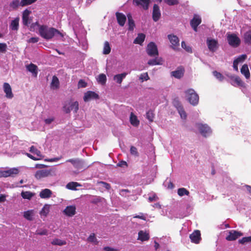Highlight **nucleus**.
<instances>
[{"instance_id": "nucleus-43", "label": "nucleus", "mask_w": 251, "mask_h": 251, "mask_svg": "<svg viewBox=\"0 0 251 251\" xmlns=\"http://www.w3.org/2000/svg\"><path fill=\"white\" fill-rule=\"evenodd\" d=\"M110 51L111 48L110 47L109 43L107 41L105 42L104 44L103 53L104 54H108L110 52Z\"/></svg>"}, {"instance_id": "nucleus-8", "label": "nucleus", "mask_w": 251, "mask_h": 251, "mask_svg": "<svg viewBox=\"0 0 251 251\" xmlns=\"http://www.w3.org/2000/svg\"><path fill=\"white\" fill-rule=\"evenodd\" d=\"M231 80V84L234 86L245 87V84L241 79L237 75H231L229 76Z\"/></svg>"}, {"instance_id": "nucleus-1", "label": "nucleus", "mask_w": 251, "mask_h": 251, "mask_svg": "<svg viewBox=\"0 0 251 251\" xmlns=\"http://www.w3.org/2000/svg\"><path fill=\"white\" fill-rule=\"evenodd\" d=\"M39 34L43 38L46 40H50L54 36L59 35L62 37L63 35L57 29L49 27L47 25H42L39 26Z\"/></svg>"}, {"instance_id": "nucleus-35", "label": "nucleus", "mask_w": 251, "mask_h": 251, "mask_svg": "<svg viewBox=\"0 0 251 251\" xmlns=\"http://www.w3.org/2000/svg\"><path fill=\"white\" fill-rule=\"evenodd\" d=\"M33 215L34 211L32 210H27L24 213V218L28 221H32L33 220Z\"/></svg>"}, {"instance_id": "nucleus-61", "label": "nucleus", "mask_w": 251, "mask_h": 251, "mask_svg": "<svg viewBox=\"0 0 251 251\" xmlns=\"http://www.w3.org/2000/svg\"><path fill=\"white\" fill-rule=\"evenodd\" d=\"M54 121V118L53 117H49L45 119L44 122L46 125H50Z\"/></svg>"}, {"instance_id": "nucleus-18", "label": "nucleus", "mask_w": 251, "mask_h": 251, "mask_svg": "<svg viewBox=\"0 0 251 251\" xmlns=\"http://www.w3.org/2000/svg\"><path fill=\"white\" fill-rule=\"evenodd\" d=\"M247 56L245 54H243L239 56L233 61V69L237 72L238 71V65L239 63H242L246 58Z\"/></svg>"}, {"instance_id": "nucleus-42", "label": "nucleus", "mask_w": 251, "mask_h": 251, "mask_svg": "<svg viewBox=\"0 0 251 251\" xmlns=\"http://www.w3.org/2000/svg\"><path fill=\"white\" fill-rule=\"evenodd\" d=\"M130 123L134 126H137L139 125V122L137 119V118L132 113L130 114Z\"/></svg>"}, {"instance_id": "nucleus-6", "label": "nucleus", "mask_w": 251, "mask_h": 251, "mask_svg": "<svg viewBox=\"0 0 251 251\" xmlns=\"http://www.w3.org/2000/svg\"><path fill=\"white\" fill-rule=\"evenodd\" d=\"M146 50L148 54L150 56L156 57L158 55L157 46L153 42H150L148 45Z\"/></svg>"}, {"instance_id": "nucleus-26", "label": "nucleus", "mask_w": 251, "mask_h": 251, "mask_svg": "<svg viewBox=\"0 0 251 251\" xmlns=\"http://www.w3.org/2000/svg\"><path fill=\"white\" fill-rule=\"evenodd\" d=\"M149 238V234L147 231L140 230L138 232V240H141L142 241H145L148 240Z\"/></svg>"}, {"instance_id": "nucleus-27", "label": "nucleus", "mask_w": 251, "mask_h": 251, "mask_svg": "<svg viewBox=\"0 0 251 251\" xmlns=\"http://www.w3.org/2000/svg\"><path fill=\"white\" fill-rule=\"evenodd\" d=\"M184 74V70L182 68H178L176 70L171 72V75L176 78L179 79Z\"/></svg>"}, {"instance_id": "nucleus-30", "label": "nucleus", "mask_w": 251, "mask_h": 251, "mask_svg": "<svg viewBox=\"0 0 251 251\" xmlns=\"http://www.w3.org/2000/svg\"><path fill=\"white\" fill-rule=\"evenodd\" d=\"M19 18H16L12 20L10 25V28L12 30H17L19 28Z\"/></svg>"}, {"instance_id": "nucleus-25", "label": "nucleus", "mask_w": 251, "mask_h": 251, "mask_svg": "<svg viewBox=\"0 0 251 251\" xmlns=\"http://www.w3.org/2000/svg\"><path fill=\"white\" fill-rule=\"evenodd\" d=\"M30 13V11L26 9L24 11L23 13L22 20L23 24L25 25H28L30 23V20L28 16Z\"/></svg>"}, {"instance_id": "nucleus-51", "label": "nucleus", "mask_w": 251, "mask_h": 251, "mask_svg": "<svg viewBox=\"0 0 251 251\" xmlns=\"http://www.w3.org/2000/svg\"><path fill=\"white\" fill-rule=\"evenodd\" d=\"M36 0H21V6H25L31 4Z\"/></svg>"}, {"instance_id": "nucleus-21", "label": "nucleus", "mask_w": 251, "mask_h": 251, "mask_svg": "<svg viewBox=\"0 0 251 251\" xmlns=\"http://www.w3.org/2000/svg\"><path fill=\"white\" fill-rule=\"evenodd\" d=\"M168 38L173 46V48L175 50L179 46V39L178 37L175 35H169Z\"/></svg>"}, {"instance_id": "nucleus-62", "label": "nucleus", "mask_w": 251, "mask_h": 251, "mask_svg": "<svg viewBox=\"0 0 251 251\" xmlns=\"http://www.w3.org/2000/svg\"><path fill=\"white\" fill-rule=\"evenodd\" d=\"M78 87L84 88L86 86V83L82 79H80L78 83Z\"/></svg>"}, {"instance_id": "nucleus-58", "label": "nucleus", "mask_w": 251, "mask_h": 251, "mask_svg": "<svg viewBox=\"0 0 251 251\" xmlns=\"http://www.w3.org/2000/svg\"><path fill=\"white\" fill-rule=\"evenodd\" d=\"M150 78L148 73H144L140 75V79L142 80V81H143L144 80H148Z\"/></svg>"}, {"instance_id": "nucleus-54", "label": "nucleus", "mask_w": 251, "mask_h": 251, "mask_svg": "<svg viewBox=\"0 0 251 251\" xmlns=\"http://www.w3.org/2000/svg\"><path fill=\"white\" fill-rule=\"evenodd\" d=\"M36 234L40 235H46L48 234V230L46 229H38Z\"/></svg>"}, {"instance_id": "nucleus-22", "label": "nucleus", "mask_w": 251, "mask_h": 251, "mask_svg": "<svg viewBox=\"0 0 251 251\" xmlns=\"http://www.w3.org/2000/svg\"><path fill=\"white\" fill-rule=\"evenodd\" d=\"M116 16L119 25L122 26H124L126 20V16L123 13L119 12L116 13Z\"/></svg>"}, {"instance_id": "nucleus-19", "label": "nucleus", "mask_w": 251, "mask_h": 251, "mask_svg": "<svg viewBox=\"0 0 251 251\" xmlns=\"http://www.w3.org/2000/svg\"><path fill=\"white\" fill-rule=\"evenodd\" d=\"M26 68L28 71L32 73L33 76L36 77L38 74V67L34 64L30 63L26 66Z\"/></svg>"}, {"instance_id": "nucleus-49", "label": "nucleus", "mask_w": 251, "mask_h": 251, "mask_svg": "<svg viewBox=\"0 0 251 251\" xmlns=\"http://www.w3.org/2000/svg\"><path fill=\"white\" fill-rule=\"evenodd\" d=\"M213 75L217 79L220 81H222L225 78L221 73L216 71L213 72Z\"/></svg>"}, {"instance_id": "nucleus-31", "label": "nucleus", "mask_w": 251, "mask_h": 251, "mask_svg": "<svg viewBox=\"0 0 251 251\" xmlns=\"http://www.w3.org/2000/svg\"><path fill=\"white\" fill-rule=\"evenodd\" d=\"M162 59L161 58L155 57L154 59H150L148 61V64L149 65H161Z\"/></svg>"}, {"instance_id": "nucleus-33", "label": "nucleus", "mask_w": 251, "mask_h": 251, "mask_svg": "<svg viewBox=\"0 0 251 251\" xmlns=\"http://www.w3.org/2000/svg\"><path fill=\"white\" fill-rule=\"evenodd\" d=\"M176 106L178 112L181 118L183 119H185L187 117V115L186 112L184 110L183 107L179 103H178L177 105H176Z\"/></svg>"}, {"instance_id": "nucleus-40", "label": "nucleus", "mask_w": 251, "mask_h": 251, "mask_svg": "<svg viewBox=\"0 0 251 251\" xmlns=\"http://www.w3.org/2000/svg\"><path fill=\"white\" fill-rule=\"evenodd\" d=\"M80 186V185L77 182H71L67 184L66 188L68 189L75 190H76V187Z\"/></svg>"}, {"instance_id": "nucleus-7", "label": "nucleus", "mask_w": 251, "mask_h": 251, "mask_svg": "<svg viewBox=\"0 0 251 251\" xmlns=\"http://www.w3.org/2000/svg\"><path fill=\"white\" fill-rule=\"evenodd\" d=\"M206 45L209 50L211 52H215L219 48L218 41L211 38H207Z\"/></svg>"}, {"instance_id": "nucleus-55", "label": "nucleus", "mask_w": 251, "mask_h": 251, "mask_svg": "<svg viewBox=\"0 0 251 251\" xmlns=\"http://www.w3.org/2000/svg\"><path fill=\"white\" fill-rule=\"evenodd\" d=\"M147 118L151 122H152L153 119V114L152 111L150 110L147 112Z\"/></svg>"}, {"instance_id": "nucleus-4", "label": "nucleus", "mask_w": 251, "mask_h": 251, "mask_svg": "<svg viewBox=\"0 0 251 251\" xmlns=\"http://www.w3.org/2000/svg\"><path fill=\"white\" fill-rule=\"evenodd\" d=\"M197 127L200 133L205 137L209 136L211 133V129L206 124L198 123L197 124Z\"/></svg>"}, {"instance_id": "nucleus-12", "label": "nucleus", "mask_w": 251, "mask_h": 251, "mask_svg": "<svg viewBox=\"0 0 251 251\" xmlns=\"http://www.w3.org/2000/svg\"><path fill=\"white\" fill-rule=\"evenodd\" d=\"M63 213L67 216L72 217L76 213V207L75 205L68 206L63 210Z\"/></svg>"}, {"instance_id": "nucleus-10", "label": "nucleus", "mask_w": 251, "mask_h": 251, "mask_svg": "<svg viewBox=\"0 0 251 251\" xmlns=\"http://www.w3.org/2000/svg\"><path fill=\"white\" fill-rule=\"evenodd\" d=\"M51 170L47 169H43L37 171L35 175V176L37 179H41L47 177L50 175Z\"/></svg>"}, {"instance_id": "nucleus-9", "label": "nucleus", "mask_w": 251, "mask_h": 251, "mask_svg": "<svg viewBox=\"0 0 251 251\" xmlns=\"http://www.w3.org/2000/svg\"><path fill=\"white\" fill-rule=\"evenodd\" d=\"M66 162L71 163L73 166L77 169H80L83 167V161L78 158L68 159L66 161Z\"/></svg>"}, {"instance_id": "nucleus-5", "label": "nucleus", "mask_w": 251, "mask_h": 251, "mask_svg": "<svg viewBox=\"0 0 251 251\" xmlns=\"http://www.w3.org/2000/svg\"><path fill=\"white\" fill-rule=\"evenodd\" d=\"M63 109L67 113H70L72 110L76 112L78 109V102L77 101H70L65 104Z\"/></svg>"}, {"instance_id": "nucleus-63", "label": "nucleus", "mask_w": 251, "mask_h": 251, "mask_svg": "<svg viewBox=\"0 0 251 251\" xmlns=\"http://www.w3.org/2000/svg\"><path fill=\"white\" fill-rule=\"evenodd\" d=\"M38 41H39V38L31 37L29 39L28 42L30 43H37V42H38Z\"/></svg>"}, {"instance_id": "nucleus-53", "label": "nucleus", "mask_w": 251, "mask_h": 251, "mask_svg": "<svg viewBox=\"0 0 251 251\" xmlns=\"http://www.w3.org/2000/svg\"><path fill=\"white\" fill-rule=\"evenodd\" d=\"M181 47L188 52H192V48L190 46H187L185 42L183 41L181 43Z\"/></svg>"}, {"instance_id": "nucleus-13", "label": "nucleus", "mask_w": 251, "mask_h": 251, "mask_svg": "<svg viewBox=\"0 0 251 251\" xmlns=\"http://www.w3.org/2000/svg\"><path fill=\"white\" fill-rule=\"evenodd\" d=\"M161 17V13L159 6L157 4H154L152 11V19L154 22L159 20Z\"/></svg>"}, {"instance_id": "nucleus-52", "label": "nucleus", "mask_w": 251, "mask_h": 251, "mask_svg": "<svg viewBox=\"0 0 251 251\" xmlns=\"http://www.w3.org/2000/svg\"><path fill=\"white\" fill-rule=\"evenodd\" d=\"M130 193V192L128 189H121L119 191V194L122 197L128 196Z\"/></svg>"}, {"instance_id": "nucleus-17", "label": "nucleus", "mask_w": 251, "mask_h": 251, "mask_svg": "<svg viewBox=\"0 0 251 251\" xmlns=\"http://www.w3.org/2000/svg\"><path fill=\"white\" fill-rule=\"evenodd\" d=\"M98 98V95L94 92L88 91L85 93L83 97L85 101H88L92 99H96Z\"/></svg>"}, {"instance_id": "nucleus-34", "label": "nucleus", "mask_w": 251, "mask_h": 251, "mask_svg": "<svg viewBox=\"0 0 251 251\" xmlns=\"http://www.w3.org/2000/svg\"><path fill=\"white\" fill-rule=\"evenodd\" d=\"M59 79L56 76L52 77V81L51 82V88L52 89H57L59 88Z\"/></svg>"}, {"instance_id": "nucleus-16", "label": "nucleus", "mask_w": 251, "mask_h": 251, "mask_svg": "<svg viewBox=\"0 0 251 251\" xmlns=\"http://www.w3.org/2000/svg\"><path fill=\"white\" fill-rule=\"evenodd\" d=\"M150 0H133V2L145 10L148 9Z\"/></svg>"}, {"instance_id": "nucleus-39", "label": "nucleus", "mask_w": 251, "mask_h": 251, "mask_svg": "<svg viewBox=\"0 0 251 251\" xmlns=\"http://www.w3.org/2000/svg\"><path fill=\"white\" fill-rule=\"evenodd\" d=\"M244 39L246 43L251 44V30L247 31L244 34Z\"/></svg>"}, {"instance_id": "nucleus-48", "label": "nucleus", "mask_w": 251, "mask_h": 251, "mask_svg": "<svg viewBox=\"0 0 251 251\" xmlns=\"http://www.w3.org/2000/svg\"><path fill=\"white\" fill-rule=\"evenodd\" d=\"M51 244L54 245H59V246H62L65 245L66 244V241L61 240L59 239H55L52 240L51 242Z\"/></svg>"}, {"instance_id": "nucleus-38", "label": "nucleus", "mask_w": 251, "mask_h": 251, "mask_svg": "<svg viewBox=\"0 0 251 251\" xmlns=\"http://www.w3.org/2000/svg\"><path fill=\"white\" fill-rule=\"evenodd\" d=\"M97 80L99 83L104 85L106 83L107 78L105 75L101 74L98 76Z\"/></svg>"}, {"instance_id": "nucleus-47", "label": "nucleus", "mask_w": 251, "mask_h": 251, "mask_svg": "<svg viewBox=\"0 0 251 251\" xmlns=\"http://www.w3.org/2000/svg\"><path fill=\"white\" fill-rule=\"evenodd\" d=\"M128 21V29L132 30L134 29L135 26L133 20L132 19V17L130 15H127Z\"/></svg>"}, {"instance_id": "nucleus-20", "label": "nucleus", "mask_w": 251, "mask_h": 251, "mask_svg": "<svg viewBox=\"0 0 251 251\" xmlns=\"http://www.w3.org/2000/svg\"><path fill=\"white\" fill-rule=\"evenodd\" d=\"M52 191L49 189H44L40 192L39 196L42 199H49L51 197Z\"/></svg>"}, {"instance_id": "nucleus-3", "label": "nucleus", "mask_w": 251, "mask_h": 251, "mask_svg": "<svg viewBox=\"0 0 251 251\" xmlns=\"http://www.w3.org/2000/svg\"><path fill=\"white\" fill-rule=\"evenodd\" d=\"M227 40L228 44L232 47H237L240 43V40L235 34H227Z\"/></svg>"}, {"instance_id": "nucleus-11", "label": "nucleus", "mask_w": 251, "mask_h": 251, "mask_svg": "<svg viewBox=\"0 0 251 251\" xmlns=\"http://www.w3.org/2000/svg\"><path fill=\"white\" fill-rule=\"evenodd\" d=\"M228 235L226 237L227 241H234L235 240L239 237L243 235L242 233L236 230H230L228 232Z\"/></svg>"}, {"instance_id": "nucleus-32", "label": "nucleus", "mask_w": 251, "mask_h": 251, "mask_svg": "<svg viewBox=\"0 0 251 251\" xmlns=\"http://www.w3.org/2000/svg\"><path fill=\"white\" fill-rule=\"evenodd\" d=\"M201 18L200 16L195 15L193 19L191 21V25L198 26L201 23Z\"/></svg>"}, {"instance_id": "nucleus-50", "label": "nucleus", "mask_w": 251, "mask_h": 251, "mask_svg": "<svg viewBox=\"0 0 251 251\" xmlns=\"http://www.w3.org/2000/svg\"><path fill=\"white\" fill-rule=\"evenodd\" d=\"M239 243L241 244H245L247 243H251V236L245 237L239 240Z\"/></svg>"}, {"instance_id": "nucleus-36", "label": "nucleus", "mask_w": 251, "mask_h": 251, "mask_svg": "<svg viewBox=\"0 0 251 251\" xmlns=\"http://www.w3.org/2000/svg\"><path fill=\"white\" fill-rule=\"evenodd\" d=\"M35 194L29 191H23L21 196L24 199L30 200L34 196Z\"/></svg>"}, {"instance_id": "nucleus-56", "label": "nucleus", "mask_w": 251, "mask_h": 251, "mask_svg": "<svg viewBox=\"0 0 251 251\" xmlns=\"http://www.w3.org/2000/svg\"><path fill=\"white\" fill-rule=\"evenodd\" d=\"M88 241L90 242L96 243L97 240L94 234H91L88 238Z\"/></svg>"}, {"instance_id": "nucleus-59", "label": "nucleus", "mask_w": 251, "mask_h": 251, "mask_svg": "<svg viewBox=\"0 0 251 251\" xmlns=\"http://www.w3.org/2000/svg\"><path fill=\"white\" fill-rule=\"evenodd\" d=\"M130 153L133 155L137 156L138 151L136 148L134 146H131L130 150Z\"/></svg>"}, {"instance_id": "nucleus-29", "label": "nucleus", "mask_w": 251, "mask_h": 251, "mask_svg": "<svg viewBox=\"0 0 251 251\" xmlns=\"http://www.w3.org/2000/svg\"><path fill=\"white\" fill-rule=\"evenodd\" d=\"M127 75L126 73H123L121 74H118L114 75L113 79L115 81H116L118 83L121 84L123 80Z\"/></svg>"}, {"instance_id": "nucleus-28", "label": "nucleus", "mask_w": 251, "mask_h": 251, "mask_svg": "<svg viewBox=\"0 0 251 251\" xmlns=\"http://www.w3.org/2000/svg\"><path fill=\"white\" fill-rule=\"evenodd\" d=\"M241 73L247 79H248L250 77V73L248 68V66L247 64L243 65L241 69Z\"/></svg>"}, {"instance_id": "nucleus-14", "label": "nucleus", "mask_w": 251, "mask_h": 251, "mask_svg": "<svg viewBox=\"0 0 251 251\" xmlns=\"http://www.w3.org/2000/svg\"><path fill=\"white\" fill-rule=\"evenodd\" d=\"M190 238L193 243L198 244L201 240V233L199 230H195L190 235Z\"/></svg>"}, {"instance_id": "nucleus-64", "label": "nucleus", "mask_w": 251, "mask_h": 251, "mask_svg": "<svg viewBox=\"0 0 251 251\" xmlns=\"http://www.w3.org/2000/svg\"><path fill=\"white\" fill-rule=\"evenodd\" d=\"M157 199V198L156 196L154 194V195H153V196L149 197V201L150 202L155 201Z\"/></svg>"}, {"instance_id": "nucleus-2", "label": "nucleus", "mask_w": 251, "mask_h": 251, "mask_svg": "<svg viewBox=\"0 0 251 251\" xmlns=\"http://www.w3.org/2000/svg\"><path fill=\"white\" fill-rule=\"evenodd\" d=\"M185 97L189 102L193 106L198 105L199 97L195 91L191 88L185 91Z\"/></svg>"}, {"instance_id": "nucleus-41", "label": "nucleus", "mask_w": 251, "mask_h": 251, "mask_svg": "<svg viewBox=\"0 0 251 251\" xmlns=\"http://www.w3.org/2000/svg\"><path fill=\"white\" fill-rule=\"evenodd\" d=\"M50 205L49 204H45L44 207L42 208L40 214L42 216H47L48 213L50 212Z\"/></svg>"}, {"instance_id": "nucleus-23", "label": "nucleus", "mask_w": 251, "mask_h": 251, "mask_svg": "<svg viewBox=\"0 0 251 251\" xmlns=\"http://www.w3.org/2000/svg\"><path fill=\"white\" fill-rule=\"evenodd\" d=\"M19 170L18 168H12L5 169V173L6 177L11 176L13 177L15 175L18 174Z\"/></svg>"}, {"instance_id": "nucleus-37", "label": "nucleus", "mask_w": 251, "mask_h": 251, "mask_svg": "<svg viewBox=\"0 0 251 251\" xmlns=\"http://www.w3.org/2000/svg\"><path fill=\"white\" fill-rule=\"evenodd\" d=\"M145 38V35L143 34H139L138 36L134 40L133 43L134 44H138L141 45L142 43L144 41Z\"/></svg>"}, {"instance_id": "nucleus-44", "label": "nucleus", "mask_w": 251, "mask_h": 251, "mask_svg": "<svg viewBox=\"0 0 251 251\" xmlns=\"http://www.w3.org/2000/svg\"><path fill=\"white\" fill-rule=\"evenodd\" d=\"M177 194L180 197L184 195L188 196L189 192L184 188H181L177 190Z\"/></svg>"}, {"instance_id": "nucleus-45", "label": "nucleus", "mask_w": 251, "mask_h": 251, "mask_svg": "<svg viewBox=\"0 0 251 251\" xmlns=\"http://www.w3.org/2000/svg\"><path fill=\"white\" fill-rule=\"evenodd\" d=\"M97 184L100 186V188L101 189H105L108 190L110 188V184L103 181L98 182Z\"/></svg>"}, {"instance_id": "nucleus-15", "label": "nucleus", "mask_w": 251, "mask_h": 251, "mask_svg": "<svg viewBox=\"0 0 251 251\" xmlns=\"http://www.w3.org/2000/svg\"><path fill=\"white\" fill-rule=\"evenodd\" d=\"M3 88V91L6 94V97L8 99L12 98L13 95L10 85L8 83H4Z\"/></svg>"}, {"instance_id": "nucleus-24", "label": "nucleus", "mask_w": 251, "mask_h": 251, "mask_svg": "<svg viewBox=\"0 0 251 251\" xmlns=\"http://www.w3.org/2000/svg\"><path fill=\"white\" fill-rule=\"evenodd\" d=\"M29 151L36 155L37 160L42 159L44 157L41 151L33 146L30 148Z\"/></svg>"}, {"instance_id": "nucleus-57", "label": "nucleus", "mask_w": 251, "mask_h": 251, "mask_svg": "<svg viewBox=\"0 0 251 251\" xmlns=\"http://www.w3.org/2000/svg\"><path fill=\"white\" fill-rule=\"evenodd\" d=\"M7 45L5 43H0V53H4L7 49Z\"/></svg>"}, {"instance_id": "nucleus-60", "label": "nucleus", "mask_w": 251, "mask_h": 251, "mask_svg": "<svg viewBox=\"0 0 251 251\" xmlns=\"http://www.w3.org/2000/svg\"><path fill=\"white\" fill-rule=\"evenodd\" d=\"M164 1L170 5H173L177 4V0H164Z\"/></svg>"}, {"instance_id": "nucleus-46", "label": "nucleus", "mask_w": 251, "mask_h": 251, "mask_svg": "<svg viewBox=\"0 0 251 251\" xmlns=\"http://www.w3.org/2000/svg\"><path fill=\"white\" fill-rule=\"evenodd\" d=\"M10 7L14 9L17 8L19 6H21V1L19 0H13L9 4Z\"/></svg>"}]
</instances>
